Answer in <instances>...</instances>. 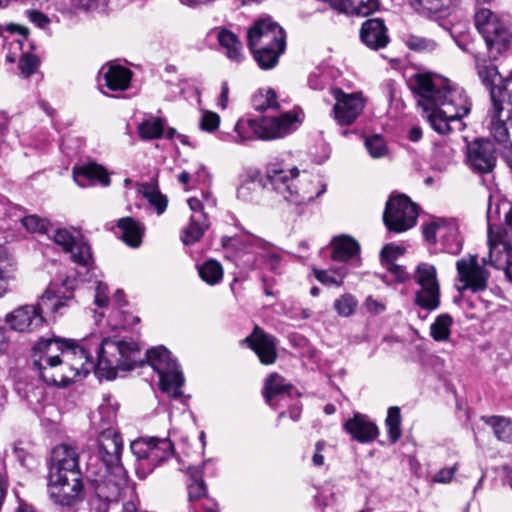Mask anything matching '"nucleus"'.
I'll return each mask as SVG.
<instances>
[{
	"label": "nucleus",
	"mask_w": 512,
	"mask_h": 512,
	"mask_svg": "<svg viewBox=\"0 0 512 512\" xmlns=\"http://www.w3.org/2000/svg\"><path fill=\"white\" fill-rule=\"evenodd\" d=\"M33 363L40 377L50 385L66 386L94 369L99 379L112 380L118 371L134 369L142 363L138 343L133 340H102L97 363L84 347L73 341L40 339L33 347Z\"/></svg>",
	"instance_id": "obj_1"
},
{
	"label": "nucleus",
	"mask_w": 512,
	"mask_h": 512,
	"mask_svg": "<svg viewBox=\"0 0 512 512\" xmlns=\"http://www.w3.org/2000/svg\"><path fill=\"white\" fill-rule=\"evenodd\" d=\"M409 86L436 132L448 134L465 128L462 119L470 113L471 101L462 87L431 73H416L410 78Z\"/></svg>",
	"instance_id": "obj_2"
},
{
	"label": "nucleus",
	"mask_w": 512,
	"mask_h": 512,
	"mask_svg": "<svg viewBox=\"0 0 512 512\" xmlns=\"http://www.w3.org/2000/svg\"><path fill=\"white\" fill-rule=\"evenodd\" d=\"M248 47L261 69L276 66L286 48V35L283 28L270 18L256 21L248 30Z\"/></svg>",
	"instance_id": "obj_3"
},
{
	"label": "nucleus",
	"mask_w": 512,
	"mask_h": 512,
	"mask_svg": "<svg viewBox=\"0 0 512 512\" xmlns=\"http://www.w3.org/2000/svg\"><path fill=\"white\" fill-rule=\"evenodd\" d=\"M494 214H497V208L493 211L490 205L487 211L489 263L497 269H503L512 283V207L505 213L502 229L493 222Z\"/></svg>",
	"instance_id": "obj_4"
},
{
	"label": "nucleus",
	"mask_w": 512,
	"mask_h": 512,
	"mask_svg": "<svg viewBox=\"0 0 512 512\" xmlns=\"http://www.w3.org/2000/svg\"><path fill=\"white\" fill-rule=\"evenodd\" d=\"M475 27L485 40L488 56L495 60L512 40V30L506 17L488 8H480L474 15Z\"/></svg>",
	"instance_id": "obj_5"
},
{
	"label": "nucleus",
	"mask_w": 512,
	"mask_h": 512,
	"mask_svg": "<svg viewBox=\"0 0 512 512\" xmlns=\"http://www.w3.org/2000/svg\"><path fill=\"white\" fill-rule=\"evenodd\" d=\"M146 358L159 376L161 390L173 398L180 397L184 377L171 353L165 347L159 346L148 350Z\"/></svg>",
	"instance_id": "obj_6"
},
{
	"label": "nucleus",
	"mask_w": 512,
	"mask_h": 512,
	"mask_svg": "<svg viewBox=\"0 0 512 512\" xmlns=\"http://www.w3.org/2000/svg\"><path fill=\"white\" fill-rule=\"evenodd\" d=\"M300 176L299 170L290 166L284 161H273L266 166V174L263 180V187L271 189L282 197L285 201H300L309 196L302 194V197L292 194L296 187V181Z\"/></svg>",
	"instance_id": "obj_7"
},
{
	"label": "nucleus",
	"mask_w": 512,
	"mask_h": 512,
	"mask_svg": "<svg viewBox=\"0 0 512 512\" xmlns=\"http://www.w3.org/2000/svg\"><path fill=\"white\" fill-rule=\"evenodd\" d=\"M416 205L405 195H391L386 203L383 221L388 230L401 233L416 224Z\"/></svg>",
	"instance_id": "obj_8"
},
{
	"label": "nucleus",
	"mask_w": 512,
	"mask_h": 512,
	"mask_svg": "<svg viewBox=\"0 0 512 512\" xmlns=\"http://www.w3.org/2000/svg\"><path fill=\"white\" fill-rule=\"evenodd\" d=\"M331 95L334 98L332 115L337 124L349 126L363 113L367 99L363 92L346 93L341 88H332Z\"/></svg>",
	"instance_id": "obj_9"
},
{
	"label": "nucleus",
	"mask_w": 512,
	"mask_h": 512,
	"mask_svg": "<svg viewBox=\"0 0 512 512\" xmlns=\"http://www.w3.org/2000/svg\"><path fill=\"white\" fill-rule=\"evenodd\" d=\"M414 279L420 286L416 292V303L426 310L437 309L440 304V286L435 266L428 263L419 264Z\"/></svg>",
	"instance_id": "obj_10"
},
{
	"label": "nucleus",
	"mask_w": 512,
	"mask_h": 512,
	"mask_svg": "<svg viewBox=\"0 0 512 512\" xmlns=\"http://www.w3.org/2000/svg\"><path fill=\"white\" fill-rule=\"evenodd\" d=\"M425 241L436 244L438 241L446 253L457 255L462 250V239L455 223L444 219H434L422 226Z\"/></svg>",
	"instance_id": "obj_11"
},
{
	"label": "nucleus",
	"mask_w": 512,
	"mask_h": 512,
	"mask_svg": "<svg viewBox=\"0 0 512 512\" xmlns=\"http://www.w3.org/2000/svg\"><path fill=\"white\" fill-rule=\"evenodd\" d=\"M130 448L137 460L147 462L149 471L170 458L173 453V444L168 438L142 437L134 440Z\"/></svg>",
	"instance_id": "obj_12"
},
{
	"label": "nucleus",
	"mask_w": 512,
	"mask_h": 512,
	"mask_svg": "<svg viewBox=\"0 0 512 512\" xmlns=\"http://www.w3.org/2000/svg\"><path fill=\"white\" fill-rule=\"evenodd\" d=\"M48 493L51 500L60 506H73L83 499L81 475L48 476Z\"/></svg>",
	"instance_id": "obj_13"
},
{
	"label": "nucleus",
	"mask_w": 512,
	"mask_h": 512,
	"mask_svg": "<svg viewBox=\"0 0 512 512\" xmlns=\"http://www.w3.org/2000/svg\"><path fill=\"white\" fill-rule=\"evenodd\" d=\"M44 313L49 312L38 299L36 304H25L9 312L5 316V322L14 331L30 333L43 325Z\"/></svg>",
	"instance_id": "obj_14"
},
{
	"label": "nucleus",
	"mask_w": 512,
	"mask_h": 512,
	"mask_svg": "<svg viewBox=\"0 0 512 512\" xmlns=\"http://www.w3.org/2000/svg\"><path fill=\"white\" fill-rule=\"evenodd\" d=\"M53 241L65 252L70 253L72 261L76 264L84 267L92 265L91 247L78 231L59 228L53 234Z\"/></svg>",
	"instance_id": "obj_15"
},
{
	"label": "nucleus",
	"mask_w": 512,
	"mask_h": 512,
	"mask_svg": "<svg viewBox=\"0 0 512 512\" xmlns=\"http://www.w3.org/2000/svg\"><path fill=\"white\" fill-rule=\"evenodd\" d=\"M259 119L258 131L261 140L284 138L297 129L300 122L295 111H286L278 115H267Z\"/></svg>",
	"instance_id": "obj_16"
},
{
	"label": "nucleus",
	"mask_w": 512,
	"mask_h": 512,
	"mask_svg": "<svg viewBox=\"0 0 512 512\" xmlns=\"http://www.w3.org/2000/svg\"><path fill=\"white\" fill-rule=\"evenodd\" d=\"M75 279L66 277L53 280L45 292L39 297L42 307L51 314L61 313L74 299Z\"/></svg>",
	"instance_id": "obj_17"
},
{
	"label": "nucleus",
	"mask_w": 512,
	"mask_h": 512,
	"mask_svg": "<svg viewBox=\"0 0 512 512\" xmlns=\"http://www.w3.org/2000/svg\"><path fill=\"white\" fill-rule=\"evenodd\" d=\"M457 278L463 283L460 291L470 289L480 292L487 288L489 272L478 262L476 255H469L459 259L456 263Z\"/></svg>",
	"instance_id": "obj_18"
},
{
	"label": "nucleus",
	"mask_w": 512,
	"mask_h": 512,
	"mask_svg": "<svg viewBox=\"0 0 512 512\" xmlns=\"http://www.w3.org/2000/svg\"><path fill=\"white\" fill-rule=\"evenodd\" d=\"M81 475L79 469V452L76 446L62 443L51 451L48 476Z\"/></svg>",
	"instance_id": "obj_19"
},
{
	"label": "nucleus",
	"mask_w": 512,
	"mask_h": 512,
	"mask_svg": "<svg viewBox=\"0 0 512 512\" xmlns=\"http://www.w3.org/2000/svg\"><path fill=\"white\" fill-rule=\"evenodd\" d=\"M95 493L106 500L115 501L127 487L128 479L122 465L106 468L105 474L100 478L91 480Z\"/></svg>",
	"instance_id": "obj_20"
},
{
	"label": "nucleus",
	"mask_w": 512,
	"mask_h": 512,
	"mask_svg": "<svg viewBox=\"0 0 512 512\" xmlns=\"http://www.w3.org/2000/svg\"><path fill=\"white\" fill-rule=\"evenodd\" d=\"M27 36L28 29L24 26L14 23L0 24V49L5 52L7 62L14 63L17 60Z\"/></svg>",
	"instance_id": "obj_21"
},
{
	"label": "nucleus",
	"mask_w": 512,
	"mask_h": 512,
	"mask_svg": "<svg viewBox=\"0 0 512 512\" xmlns=\"http://www.w3.org/2000/svg\"><path fill=\"white\" fill-rule=\"evenodd\" d=\"M187 202L192 214L189 225L183 230L181 240L185 245H193L202 238L209 227V221L202 200L191 197Z\"/></svg>",
	"instance_id": "obj_22"
},
{
	"label": "nucleus",
	"mask_w": 512,
	"mask_h": 512,
	"mask_svg": "<svg viewBox=\"0 0 512 512\" xmlns=\"http://www.w3.org/2000/svg\"><path fill=\"white\" fill-rule=\"evenodd\" d=\"M123 441L111 427L103 428L98 437V453L106 468L120 464Z\"/></svg>",
	"instance_id": "obj_23"
},
{
	"label": "nucleus",
	"mask_w": 512,
	"mask_h": 512,
	"mask_svg": "<svg viewBox=\"0 0 512 512\" xmlns=\"http://www.w3.org/2000/svg\"><path fill=\"white\" fill-rule=\"evenodd\" d=\"M132 79L130 69L118 64H106L99 71V87L103 94L106 87L109 91H125L129 88Z\"/></svg>",
	"instance_id": "obj_24"
},
{
	"label": "nucleus",
	"mask_w": 512,
	"mask_h": 512,
	"mask_svg": "<svg viewBox=\"0 0 512 512\" xmlns=\"http://www.w3.org/2000/svg\"><path fill=\"white\" fill-rule=\"evenodd\" d=\"M469 165L480 173L492 171L496 164L494 145L489 140H475L468 146Z\"/></svg>",
	"instance_id": "obj_25"
},
{
	"label": "nucleus",
	"mask_w": 512,
	"mask_h": 512,
	"mask_svg": "<svg viewBox=\"0 0 512 512\" xmlns=\"http://www.w3.org/2000/svg\"><path fill=\"white\" fill-rule=\"evenodd\" d=\"M245 342L257 354L261 363L269 365L277 358L276 339L265 333L261 328L255 327L252 334L246 337Z\"/></svg>",
	"instance_id": "obj_26"
},
{
	"label": "nucleus",
	"mask_w": 512,
	"mask_h": 512,
	"mask_svg": "<svg viewBox=\"0 0 512 512\" xmlns=\"http://www.w3.org/2000/svg\"><path fill=\"white\" fill-rule=\"evenodd\" d=\"M344 429L352 439L360 443L373 442L379 436L377 425L364 414H355L344 423Z\"/></svg>",
	"instance_id": "obj_27"
},
{
	"label": "nucleus",
	"mask_w": 512,
	"mask_h": 512,
	"mask_svg": "<svg viewBox=\"0 0 512 512\" xmlns=\"http://www.w3.org/2000/svg\"><path fill=\"white\" fill-rule=\"evenodd\" d=\"M264 397L270 406H276L278 401H285L295 394L299 396L294 387L277 373L271 374L265 381Z\"/></svg>",
	"instance_id": "obj_28"
},
{
	"label": "nucleus",
	"mask_w": 512,
	"mask_h": 512,
	"mask_svg": "<svg viewBox=\"0 0 512 512\" xmlns=\"http://www.w3.org/2000/svg\"><path fill=\"white\" fill-rule=\"evenodd\" d=\"M73 178L76 184L82 188L95 185H110V177L106 169L96 163H88L73 169Z\"/></svg>",
	"instance_id": "obj_29"
},
{
	"label": "nucleus",
	"mask_w": 512,
	"mask_h": 512,
	"mask_svg": "<svg viewBox=\"0 0 512 512\" xmlns=\"http://www.w3.org/2000/svg\"><path fill=\"white\" fill-rule=\"evenodd\" d=\"M325 191L326 185L318 176L303 171L296 181V187L293 189L292 194L302 197V194L306 192L305 195L309 196V198L289 202L296 205L306 204L318 198Z\"/></svg>",
	"instance_id": "obj_30"
},
{
	"label": "nucleus",
	"mask_w": 512,
	"mask_h": 512,
	"mask_svg": "<svg viewBox=\"0 0 512 512\" xmlns=\"http://www.w3.org/2000/svg\"><path fill=\"white\" fill-rule=\"evenodd\" d=\"M360 36L362 42L373 50L384 48L389 42L384 22L378 18L365 21Z\"/></svg>",
	"instance_id": "obj_31"
},
{
	"label": "nucleus",
	"mask_w": 512,
	"mask_h": 512,
	"mask_svg": "<svg viewBox=\"0 0 512 512\" xmlns=\"http://www.w3.org/2000/svg\"><path fill=\"white\" fill-rule=\"evenodd\" d=\"M211 34L216 37L221 51L229 60L239 63L244 59L242 42L235 33L226 28L217 27Z\"/></svg>",
	"instance_id": "obj_32"
},
{
	"label": "nucleus",
	"mask_w": 512,
	"mask_h": 512,
	"mask_svg": "<svg viewBox=\"0 0 512 512\" xmlns=\"http://www.w3.org/2000/svg\"><path fill=\"white\" fill-rule=\"evenodd\" d=\"M222 245L226 249L244 253H258L259 251H266L269 247L268 242L249 233L234 237L224 236L222 237Z\"/></svg>",
	"instance_id": "obj_33"
},
{
	"label": "nucleus",
	"mask_w": 512,
	"mask_h": 512,
	"mask_svg": "<svg viewBox=\"0 0 512 512\" xmlns=\"http://www.w3.org/2000/svg\"><path fill=\"white\" fill-rule=\"evenodd\" d=\"M332 259L339 262L351 260L357 266L360 263V246L350 236L341 235L331 241Z\"/></svg>",
	"instance_id": "obj_34"
},
{
	"label": "nucleus",
	"mask_w": 512,
	"mask_h": 512,
	"mask_svg": "<svg viewBox=\"0 0 512 512\" xmlns=\"http://www.w3.org/2000/svg\"><path fill=\"white\" fill-rule=\"evenodd\" d=\"M460 1L461 0H408L410 6L416 12L429 18L447 15Z\"/></svg>",
	"instance_id": "obj_35"
},
{
	"label": "nucleus",
	"mask_w": 512,
	"mask_h": 512,
	"mask_svg": "<svg viewBox=\"0 0 512 512\" xmlns=\"http://www.w3.org/2000/svg\"><path fill=\"white\" fill-rule=\"evenodd\" d=\"M476 66L478 69L479 77L481 78L483 84L490 89L491 100L493 104V108L491 111V116L495 115V101L499 104L500 107H504L503 104L496 99V94L499 93L502 95L503 99L507 101V96L504 95L505 86L503 90L499 87L495 86L494 83L498 78L497 68L493 64L482 65L478 59H476ZM506 81L504 82V85Z\"/></svg>",
	"instance_id": "obj_36"
},
{
	"label": "nucleus",
	"mask_w": 512,
	"mask_h": 512,
	"mask_svg": "<svg viewBox=\"0 0 512 512\" xmlns=\"http://www.w3.org/2000/svg\"><path fill=\"white\" fill-rule=\"evenodd\" d=\"M118 228L121 231L122 240L129 246L136 248L142 242L144 228L133 218L125 217L118 220Z\"/></svg>",
	"instance_id": "obj_37"
},
{
	"label": "nucleus",
	"mask_w": 512,
	"mask_h": 512,
	"mask_svg": "<svg viewBox=\"0 0 512 512\" xmlns=\"http://www.w3.org/2000/svg\"><path fill=\"white\" fill-rule=\"evenodd\" d=\"M15 270L14 259L7 249L0 245V298L6 294L10 281L14 279Z\"/></svg>",
	"instance_id": "obj_38"
},
{
	"label": "nucleus",
	"mask_w": 512,
	"mask_h": 512,
	"mask_svg": "<svg viewBox=\"0 0 512 512\" xmlns=\"http://www.w3.org/2000/svg\"><path fill=\"white\" fill-rule=\"evenodd\" d=\"M259 119H239L234 127L233 140L237 144H245L255 138L260 139L258 131Z\"/></svg>",
	"instance_id": "obj_39"
},
{
	"label": "nucleus",
	"mask_w": 512,
	"mask_h": 512,
	"mask_svg": "<svg viewBox=\"0 0 512 512\" xmlns=\"http://www.w3.org/2000/svg\"><path fill=\"white\" fill-rule=\"evenodd\" d=\"M343 7H339L338 11L351 13L360 16H368L378 8V0H344Z\"/></svg>",
	"instance_id": "obj_40"
},
{
	"label": "nucleus",
	"mask_w": 512,
	"mask_h": 512,
	"mask_svg": "<svg viewBox=\"0 0 512 512\" xmlns=\"http://www.w3.org/2000/svg\"><path fill=\"white\" fill-rule=\"evenodd\" d=\"M252 105L258 111L274 110L279 107L276 92L271 88L259 89L252 98Z\"/></svg>",
	"instance_id": "obj_41"
},
{
	"label": "nucleus",
	"mask_w": 512,
	"mask_h": 512,
	"mask_svg": "<svg viewBox=\"0 0 512 512\" xmlns=\"http://www.w3.org/2000/svg\"><path fill=\"white\" fill-rule=\"evenodd\" d=\"M482 419L492 426L498 440L512 442V422L509 419L500 416L482 417Z\"/></svg>",
	"instance_id": "obj_42"
},
{
	"label": "nucleus",
	"mask_w": 512,
	"mask_h": 512,
	"mask_svg": "<svg viewBox=\"0 0 512 512\" xmlns=\"http://www.w3.org/2000/svg\"><path fill=\"white\" fill-rule=\"evenodd\" d=\"M453 320L449 314H441L436 317L430 326L431 337L438 342L448 341L451 335Z\"/></svg>",
	"instance_id": "obj_43"
},
{
	"label": "nucleus",
	"mask_w": 512,
	"mask_h": 512,
	"mask_svg": "<svg viewBox=\"0 0 512 512\" xmlns=\"http://www.w3.org/2000/svg\"><path fill=\"white\" fill-rule=\"evenodd\" d=\"M140 192L149 201V203L155 207L159 215L166 210L167 199L159 192L157 185L153 183L142 184Z\"/></svg>",
	"instance_id": "obj_44"
},
{
	"label": "nucleus",
	"mask_w": 512,
	"mask_h": 512,
	"mask_svg": "<svg viewBox=\"0 0 512 512\" xmlns=\"http://www.w3.org/2000/svg\"><path fill=\"white\" fill-rule=\"evenodd\" d=\"M199 275L209 285L219 283L223 278V268L216 260H208L199 267Z\"/></svg>",
	"instance_id": "obj_45"
},
{
	"label": "nucleus",
	"mask_w": 512,
	"mask_h": 512,
	"mask_svg": "<svg viewBox=\"0 0 512 512\" xmlns=\"http://www.w3.org/2000/svg\"><path fill=\"white\" fill-rule=\"evenodd\" d=\"M385 425L390 442L392 444L396 443L402 435L400 428L401 414L398 407L392 406L388 409Z\"/></svg>",
	"instance_id": "obj_46"
},
{
	"label": "nucleus",
	"mask_w": 512,
	"mask_h": 512,
	"mask_svg": "<svg viewBox=\"0 0 512 512\" xmlns=\"http://www.w3.org/2000/svg\"><path fill=\"white\" fill-rule=\"evenodd\" d=\"M404 43L410 50L419 53H429L437 48L435 40L415 34L406 35Z\"/></svg>",
	"instance_id": "obj_47"
},
{
	"label": "nucleus",
	"mask_w": 512,
	"mask_h": 512,
	"mask_svg": "<svg viewBox=\"0 0 512 512\" xmlns=\"http://www.w3.org/2000/svg\"><path fill=\"white\" fill-rule=\"evenodd\" d=\"M261 181L257 179V175H249L238 187L237 197L244 202H250L257 196Z\"/></svg>",
	"instance_id": "obj_48"
},
{
	"label": "nucleus",
	"mask_w": 512,
	"mask_h": 512,
	"mask_svg": "<svg viewBox=\"0 0 512 512\" xmlns=\"http://www.w3.org/2000/svg\"><path fill=\"white\" fill-rule=\"evenodd\" d=\"M118 404L110 395L104 396L103 403L99 406L98 414L104 427H112L117 417Z\"/></svg>",
	"instance_id": "obj_49"
},
{
	"label": "nucleus",
	"mask_w": 512,
	"mask_h": 512,
	"mask_svg": "<svg viewBox=\"0 0 512 512\" xmlns=\"http://www.w3.org/2000/svg\"><path fill=\"white\" fill-rule=\"evenodd\" d=\"M347 273L348 271L345 267L330 271L314 269L316 279L324 285L341 286Z\"/></svg>",
	"instance_id": "obj_50"
},
{
	"label": "nucleus",
	"mask_w": 512,
	"mask_h": 512,
	"mask_svg": "<svg viewBox=\"0 0 512 512\" xmlns=\"http://www.w3.org/2000/svg\"><path fill=\"white\" fill-rule=\"evenodd\" d=\"M138 133L144 140L160 138L163 134V122L161 119L145 120L139 124Z\"/></svg>",
	"instance_id": "obj_51"
},
{
	"label": "nucleus",
	"mask_w": 512,
	"mask_h": 512,
	"mask_svg": "<svg viewBox=\"0 0 512 512\" xmlns=\"http://www.w3.org/2000/svg\"><path fill=\"white\" fill-rule=\"evenodd\" d=\"M188 472L192 477V481L188 485V497L190 501H195L206 494V487L201 479V471L198 468H189Z\"/></svg>",
	"instance_id": "obj_52"
},
{
	"label": "nucleus",
	"mask_w": 512,
	"mask_h": 512,
	"mask_svg": "<svg viewBox=\"0 0 512 512\" xmlns=\"http://www.w3.org/2000/svg\"><path fill=\"white\" fill-rule=\"evenodd\" d=\"M20 222L27 231L33 233H44L50 225V222L47 219L41 218L37 215L21 216Z\"/></svg>",
	"instance_id": "obj_53"
},
{
	"label": "nucleus",
	"mask_w": 512,
	"mask_h": 512,
	"mask_svg": "<svg viewBox=\"0 0 512 512\" xmlns=\"http://www.w3.org/2000/svg\"><path fill=\"white\" fill-rule=\"evenodd\" d=\"M365 146L373 158H382L388 154V147L385 140L380 135H374L366 138Z\"/></svg>",
	"instance_id": "obj_54"
},
{
	"label": "nucleus",
	"mask_w": 512,
	"mask_h": 512,
	"mask_svg": "<svg viewBox=\"0 0 512 512\" xmlns=\"http://www.w3.org/2000/svg\"><path fill=\"white\" fill-rule=\"evenodd\" d=\"M357 307V300L350 294L340 296L334 301V308L339 316H351Z\"/></svg>",
	"instance_id": "obj_55"
},
{
	"label": "nucleus",
	"mask_w": 512,
	"mask_h": 512,
	"mask_svg": "<svg viewBox=\"0 0 512 512\" xmlns=\"http://www.w3.org/2000/svg\"><path fill=\"white\" fill-rule=\"evenodd\" d=\"M22 50L23 48L17 57L19 59V69L24 76L28 77L36 71L39 60L35 55L23 53Z\"/></svg>",
	"instance_id": "obj_56"
},
{
	"label": "nucleus",
	"mask_w": 512,
	"mask_h": 512,
	"mask_svg": "<svg viewBox=\"0 0 512 512\" xmlns=\"http://www.w3.org/2000/svg\"><path fill=\"white\" fill-rule=\"evenodd\" d=\"M220 124V117L215 112L205 111L202 114L199 126L206 132H214Z\"/></svg>",
	"instance_id": "obj_57"
},
{
	"label": "nucleus",
	"mask_w": 512,
	"mask_h": 512,
	"mask_svg": "<svg viewBox=\"0 0 512 512\" xmlns=\"http://www.w3.org/2000/svg\"><path fill=\"white\" fill-rule=\"evenodd\" d=\"M403 253H404V248L397 246V245H393V244H387L381 250V259L386 264L393 263V261L397 257L403 255Z\"/></svg>",
	"instance_id": "obj_58"
},
{
	"label": "nucleus",
	"mask_w": 512,
	"mask_h": 512,
	"mask_svg": "<svg viewBox=\"0 0 512 512\" xmlns=\"http://www.w3.org/2000/svg\"><path fill=\"white\" fill-rule=\"evenodd\" d=\"M328 83V76L323 71L317 70L312 72L308 77V85L313 90H321Z\"/></svg>",
	"instance_id": "obj_59"
},
{
	"label": "nucleus",
	"mask_w": 512,
	"mask_h": 512,
	"mask_svg": "<svg viewBox=\"0 0 512 512\" xmlns=\"http://www.w3.org/2000/svg\"><path fill=\"white\" fill-rule=\"evenodd\" d=\"M458 469V463L454 464L452 467L440 469L434 474L433 481L442 484L450 483Z\"/></svg>",
	"instance_id": "obj_60"
},
{
	"label": "nucleus",
	"mask_w": 512,
	"mask_h": 512,
	"mask_svg": "<svg viewBox=\"0 0 512 512\" xmlns=\"http://www.w3.org/2000/svg\"><path fill=\"white\" fill-rule=\"evenodd\" d=\"M26 16L38 28L46 29L50 25L49 17L40 11L27 10Z\"/></svg>",
	"instance_id": "obj_61"
},
{
	"label": "nucleus",
	"mask_w": 512,
	"mask_h": 512,
	"mask_svg": "<svg viewBox=\"0 0 512 512\" xmlns=\"http://www.w3.org/2000/svg\"><path fill=\"white\" fill-rule=\"evenodd\" d=\"M95 304L99 307H106L109 302L108 287L105 283L97 282L95 287Z\"/></svg>",
	"instance_id": "obj_62"
},
{
	"label": "nucleus",
	"mask_w": 512,
	"mask_h": 512,
	"mask_svg": "<svg viewBox=\"0 0 512 512\" xmlns=\"http://www.w3.org/2000/svg\"><path fill=\"white\" fill-rule=\"evenodd\" d=\"M327 444L325 441L320 440L315 444V451L312 456L313 465L316 467H321L324 465L325 456L324 452L326 450Z\"/></svg>",
	"instance_id": "obj_63"
},
{
	"label": "nucleus",
	"mask_w": 512,
	"mask_h": 512,
	"mask_svg": "<svg viewBox=\"0 0 512 512\" xmlns=\"http://www.w3.org/2000/svg\"><path fill=\"white\" fill-rule=\"evenodd\" d=\"M111 500H106L103 497H100L96 494L94 498L90 501V511L91 512H108L109 502Z\"/></svg>",
	"instance_id": "obj_64"
}]
</instances>
